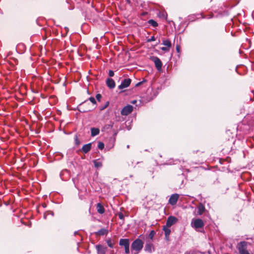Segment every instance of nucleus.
I'll return each mask as SVG.
<instances>
[{"label": "nucleus", "mask_w": 254, "mask_h": 254, "mask_svg": "<svg viewBox=\"0 0 254 254\" xmlns=\"http://www.w3.org/2000/svg\"><path fill=\"white\" fill-rule=\"evenodd\" d=\"M143 242L138 238L132 242L131 249L132 251H135L134 254H138L141 251L143 248Z\"/></svg>", "instance_id": "obj_1"}, {"label": "nucleus", "mask_w": 254, "mask_h": 254, "mask_svg": "<svg viewBox=\"0 0 254 254\" xmlns=\"http://www.w3.org/2000/svg\"><path fill=\"white\" fill-rule=\"evenodd\" d=\"M191 226L196 230L202 228L204 226L203 221L199 218H193L191 221Z\"/></svg>", "instance_id": "obj_2"}, {"label": "nucleus", "mask_w": 254, "mask_h": 254, "mask_svg": "<svg viewBox=\"0 0 254 254\" xmlns=\"http://www.w3.org/2000/svg\"><path fill=\"white\" fill-rule=\"evenodd\" d=\"M120 246L125 249L126 254L129 253V241L128 239H121L119 241Z\"/></svg>", "instance_id": "obj_3"}, {"label": "nucleus", "mask_w": 254, "mask_h": 254, "mask_svg": "<svg viewBox=\"0 0 254 254\" xmlns=\"http://www.w3.org/2000/svg\"><path fill=\"white\" fill-rule=\"evenodd\" d=\"M180 195L178 193H174L172 194L169 199L168 203L173 206L176 204L179 198Z\"/></svg>", "instance_id": "obj_4"}, {"label": "nucleus", "mask_w": 254, "mask_h": 254, "mask_svg": "<svg viewBox=\"0 0 254 254\" xmlns=\"http://www.w3.org/2000/svg\"><path fill=\"white\" fill-rule=\"evenodd\" d=\"M133 111V107L131 105H128L123 108L121 114L123 116H127L130 114Z\"/></svg>", "instance_id": "obj_5"}, {"label": "nucleus", "mask_w": 254, "mask_h": 254, "mask_svg": "<svg viewBox=\"0 0 254 254\" xmlns=\"http://www.w3.org/2000/svg\"><path fill=\"white\" fill-rule=\"evenodd\" d=\"M178 221V219L173 216H169L167 220L166 226L167 227H171L173 224H175Z\"/></svg>", "instance_id": "obj_6"}, {"label": "nucleus", "mask_w": 254, "mask_h": 254, "mask_svg": "<svg viewBox=\"0 0 254 254\" xmlns=\"http://www.w3.org/2000/svg\"><path fill=\"white\" fill-rule=\"evenodd\" d=\"M131 83V80L129 78L125 79L119 85V89H122L127 88L129 86Z\"/></svg>", "instance_id": "obj_7"}, {"label": "nucleus", "mask_w": 254, "mask_h": 254, "mask_svg": "<svg viewBox=\"0 0 254 254\" xmlns=\"http://www.w3.org/2000/svg\"><path fill=\"white\" fill-rule=\"evenodd\" d=\"M96 249L98 254H105L107 251V247H104L101 245H96Z\"/></svg>", "instance_id": "obj_8"}, {"label": "nucleus", "mask_w": 254, "mask_h": 254, "mask_svg": "<svg viewBox=\"0 0 254 254\" xmlns=\"http://www.w3.org/2000/svg\"><path fill=\"white\" fill-rule=\"evenodd\" d=\"M213 16H211V15H209L208 17H205V16H203L201 14H197L196 15H190L189 16V19L190 21H193L194 20L195 18H197V19H198V18H210L212 17Z\"/></svg>", "instance_id": "obj_9"}, {"label": "nucleus", "mask_w": 254, "mask_h": 254, "mask_svg": "<svg viewBox=\"0 0 254 254\" xmlns=\"http://www.w3.org/2000/svg\"><path fill=\"white\" fill-rule=\"evenodd\" d=\"M106 84L108 87L111 89L115 87V82L114 80L111 78H108L106 80Z\"/></svg>", "instance_id": "obj_10"}, {"label": "nucleus", "mask_w": 254, "mask_h": 254, "mask_svg": "<svg viewBox=\"0 0 254 254\" xmlns=\"http://www.w3.org/2000/svg\"><path fill=\"white\" fill-rule=\"evenodd\" d=\"M91 148V144L88 143L84 145L81 149L82 151L84 153H87L88 152Z\"/></svg>", "instance_id": "obj_11"}, {"label": "nucleus", "mask_w": 254, "mask_h": 254, "mask_svg": "<svg viewBox=\"0 0 254 254\" xmlns=\"http://www.w3.org/2000/svg\"><path fill=\"white\" fill-rule=\"evenodd\" d=\"M197 214L199 215H202L204 212L205 211V207L202 204H200L198 205V206L197 207Z\"/></svg>", "instance_id": "obj_12"}, {"label": "nucleus", "mask_w": 254, "mask_h": 254, "mask_svg": "<svg viewBox=\"0 0 254 254\" xmlns=\"http://www.w3.org/2000/svg\"><path fill=\"white\" fill-rule=\"evenodd\" d=\"M109 231L107 229L102 228L99 230L98 232H96L97 235L103 236L108 234Z\"/></svg>", "instance_id": "obj_13"}, {"label": "nucleus", "mask_w": 254, "mask_h": 254, "mask_svg": "<svg viewBox=\"0 0 254 254\" xmlns=\"http://www.w3.org/2000/svg\"><path fill=\"white\" fill-rule=\"evenodd\" d=\"M96 208L97 212L100 214H103L105 212V209L103 206L100 203L97 204Z\"/></svg>", "instance_id": "obj_14"}, {"label": "nucleus", "mask_w": 254, "mask_h": 254, "mask_svg": "<svg viewBox=\"0 0 254 254\" xmlns=\"http://www.w3.org/2000/svg\"><path fill=\"white\" fill-rule=\"evenodd\" d=\"M100 130L98 128L92 127L91 128V135L92 136H95L99 133Z\"/></svg>", "instance_id": "obj_15"}, {"label": "nucleus", "mask_w": 254, "mask_h": 254, "mask_svg": "<svg viewBox=\"0 0 254 254\" xmlns=\"http://www.w3.org/2000/svg\"><path fill=\"white\" fill-rule=\"evenodd\" d=\"M152 249H153V246L152 244H146V245L145 246L144 250L146 252H147L149 253H151Z\"/></svg>", "instance_id": "obj_16"}, {"label": "nucleus", "mask_w": 254, "mask_h": 254, "mask_svg": "<svg viewBox=\"0 0 254 254\" xmlns=\"http://www.w3.org/2000/svg\"><path fill=\"white\" fill-rule=\"evenodd\" d=\"M148 23L153 27H156L158 26V23L153 19H150L148 21Z\"/></svg>", "instance_id": "obj_17"}, {"label": "nucleus", "mask_w": 254, "mask_h": 254, "mask_svg": "<svg viewBox=\"0 0 254 254\" xmlns=\"http://www.w3.org/2000/svg\"><path fill=\"white\" fill-rule=\"evenodd\" d=\"M168 228L169 227L167 228V227L166 226H164V227L163 228V230L164 231L165 235L166 237H168L170 235V233H171V230Z\"/></svg>", "instance_id": "obj_18"}, {"label": "nucleus", "mask_w": 254, "mask_h": 254, "mask_svg": "<svg viewBox=\"0 0 254 254\" xmlns=\"http://www.w3.org/2000/svg\"><path fill=\"white\" fill-rule=\"evenodd\" d=\"M162 44L166 47L170 48L171 47V43L169 40H165L163 41Z\"/></svg>", "instance_id": "obj_19"}, {"label": "nucleus", "mask_w": 254, "mask_h": 254, "mask_svg": "<svg viewBox=\"0 0 254 254\" xmlns=\"http://www.w3.org/2000/svg\"><path fill=\"white\" fill-rule=\"evenodd\" d=\"M151 60L154 64H162L160 60L157 57H152Z\"/></svg>", "instance_id": "obj_20"}, {"label": "nucleus", "mask_w": 254, "mask_h": 254, "mask_svg": "<svg viewBox=\"0 0 254 254\" xmlns=\"http://www.w3.org/2000/svg\"><path fill=\"white\" fill-rule=\"evenodd\" d=\"M93 163H94L95 167L96 168H99V167H102V163L100 161L96 160H94Z\"/></svg>", "instance_id": "obj_21"}, {"label": "nucleus", "mask_w": 254, "mask_h": 254, "mask_svg": "<svg viewBox=\"0 0 254 254\" xmlns=\"http://www.w3.org/2000/svg\"><path fill=\"white\" fill-rule=\"evenodd\" d=\"M106 242L108 244V246L110 247V248H113L114 247V244L112 242V240L111 239H108V240H106Z\"/></svg>", "instance_id": "obj_22"}, {"label": "nucleus", "mask_w": 254, "mask_h": 254, "mask_svg": "<svg viewBox=\"0 0 254 254\" xmlns=\"http://www.w3.org/2000/svg\"><path fill=\"white\" fill-rule=\"evenodd\" d=\"M113 126V123H111L110 124L106 125L103 127V130L109 129L112 128Z\"/></svg>", "instance_id": "obj_23"}, {"label": "nucleus", "mask_w": 254, "mask_h": 254, "mask_svg": "<svg viewBox=\"0 0 254 254\" xmlns=\"http://www.w3.org/2000/svg\"><path fill=\"white\" fill-rule=\"evenodd\" d=\"M98 147L101 150L103 149L104 147V144L102 142H99L98 144Z\"/></svg>", "instance_id": "obj_24"}, {"label": "nucleus", "mask_w": 254, "mask_h": 254, "mask_svg": "<svg viewBox=\"0 0 254 254\" xmlns=\"http://www.w3.org/2000/svg\"><path fill=\"white\" fill-rule=\"evenodd\" d=\"M109 105V102L107 101L105 103V105L101 108L100 110H104L105 109H106V108H107L108 107Z\"/></svg>", "instance_id": "obj_25"}, {"label": "nucleus", "mask_w": 254, "mask_h": 254, "mask_svg": "<svg viewBox=\"0 0 254 254\" xmlns=\"http://www.w3.org/2000/svg\"><path fill=\"white\" fill-rule=\"evenodd\" d=\"M89 100L93 104H96V100H95V99L93 97H90L89 98Z\"/></svg>", "instance_id": "obj_26"}, {"label": "nucleus", "mask_w": 254, "mask_h": 254, "mask_svg": "<svg viewBox=\"0 0 254 254\" xmlns=\"http://www.w3.org/2000/svg\"><path fill=\"white\" fill-rule=\"evenodd\" d=\"M156 69L159 71H161L162 69V64H155Z\"/></svg>", "instance_id": "obj_27"}, {"label": "nucleus", "mask_w": 254, "mask_h": 254, "mask_svg": "<svg viewBox=\"0 0 254 254\" xmlns=\"http://www.w3.org/2000/svg\"><path fill=\"white\" fill-rule=\"evenodd\" d=\"M155 40V37L154 36H152L150 38L147 39L146 41H147V42H151L154 41Z\"/></svg>", "instance_id": "obj_28"}, {"label": "nucleus", "mask_w": 254, "mask_h": 254, "mask_svg": "<svg viewBox=\"0 0 254 254\" xmlns=\"http://www.w3.org/2000/svg\"><path fill=\"white\" fill-rule=\"evenodd\" d=\"M102 98V95L100 94H97L96 95V98L98 101L100 102L101 101V99Z\"/></svg>", "instance_id": "obj_29"}, {"label": "nucleus", "mask_w": 254, "mask_h": 254, "mask_svg": "<svg viewBox=\"0 0 254 254\" xmlns=\"http://www.w3.org/2000/svg\"><path fill=\"white\" fill-rule=\"evenodd\" d=\"M160 49H161V50H162L163 51H169V49H170V48H169L167 47H161Z\"/></svg>", "instance_id": "obj_30"}, {"label": "nucleus", "mask_w": 254, "mask_h": 254, "mask_svg": "<svg viewBox=\"0 0 254 254\" xmlns=\"http://www.w3.org/2000/svg\"><path fill=\"white\" fill-rule=\"evenodd\" d=\"M118 216L119 218L121 220H123L124 219V215L122 213H119L118 214Z\"/></svg>", "instance_id": "obj_31"}, {"label": "nucleus", "mask_w": 254, "mask_h": 254, "mask_svg": "<svg viewBox=\"0 0 254 254\" xmlns=\"http://www.w3.org/2000/svg\"><path fill=\"white\" fill-rule=\"evenodd\" d=\"M75 143L76 145H79L80 144V141L78 139L77 136H76L75 138Z\"/></svg>", "instance_id": "obj_32"}, {"label": "nucleus", "mask_w": 254, "mask_h": 254, "mask_svg": "<svg viewBox=\"0 0 254 254\" xmlns=\"http://www.w3.org/2000/svg\"><path fill=\"white\" fill-rule=\"evenodd\" d=\"M154 234H155L154 231L153 230V231H151V232L149 234V237L151 239L153 238V237H154Z\"/></svg>", "instance_id": "obj_33"}, {"label": "nucleus", "mask_w": 254, "mask_h": 254, "mask_svg": "<svg viewBox=\"0 0 254 254\" xmlns=\"http://www.w3.org/2000/svg\"><path fill=\"white\" fill-rule=\"evenodd\" d=\"M109 76H110V77H112V76H113L114 75V71H113V70H110L109 71Z\"/></svg>", "instance_id": "obj_34"}, {"label": "nucleus", "mask_w": 254, "mask_h": 254, "mask_svg": "<svg viewBox=\"0 0 254 254\" xmlns=\"http://www.w3.org/2000/svg\"><path fill=\"white\" fill-rule=\"evenodd\" d=\"M185 254H196L195 251H192L190 252H186Z\"/></svg>", "instance_id": "obj_35"}, {"label": "nucleus", "mask_w": 254, "mask_h": 254, "mask_svg": "<svg viewBox=\"0 0 254 254\" xmlns=\"http://www.w3.org/2000/svg\"><path fill=\"white\" fill-rule=\"evenodd\" d=\"M195 253H196V254H210V253L209 252H204V253H200V252H196L195 251Z\"/></svg>", "instance_id": "obj_36"}, {"label": "nucleus", "mask_w": 254, "mask_h": 254, "mask_svg": "<svg viewBox=\"0 0 254 254\" xmlns=\"http://www.w3.org/2000/svg\"><path fill=\"white\" fill-rule=\"evenodd\" d=\"M143 82V81H142V82H138V83L136 84V86H138L140 85L142 83V82Z\"/></svg>", "instance_id": "obj_37"}, {"label": "nucleus", "mask_w": 254, "mask_h": 254, "mask_svg": "<svg viewBox=\"0 0 254 254\" xmlns=\"http://www.w3.org/2000/svg\"><path fill=\"white\" fill-rule=\"evenodd\" d=\"M176 50H177V51H178V52H179V50H180V47H179V46L177 45V46H176Z\"/></svg>", "instance_id": "obj_38"}, {"label": "nucleus", "mask_w": 254, "mask_h": 254, "mask_svg": "<svg viewBox=\"0 0 254 254\" xmlns=\"http://www.w3.org/2000/svg\"><path fill=\"white\" fill-rule=\"evenodd\" d=\"M228 12L227 11L226 12L223 11V15L224 16L225 15H228Z\"/></svg>", "instance_id": "obj_39"}, {"label": "nucleus", "mask_w": 254, "mask_h": 254, "mask_svg": "<svg viewBox=\"0 0 254 254\" xmlns=\"http://www.w3.org/2000/svg\"><path fill=\"white\" fill-rule=\"evenodd\" d=\"M136 102V101H133L132 102V103L134 104Z\"/></svg>", "instance_id": "obj_40"}, {"label": "nucleus", "mask_w": 254, "mask_h": 254, "mask_svg": "<svg viewBox=\"0 0 254 254\" xmlns=\"http://www.w3.org/2000/svg\"><path fill=\"white\" fill-rule=\"evenodd\" d=\"M238 67H239V66H237L236 67V70H237V69H238Z\"/></svg>", "instance_id": "obj_41"}, {"label": "nucleus", "mask_w": 254, "mask_h": 254, "mask_svg": "<svg viewBox=\"0 0 254 254\" xmlns=\"http://www.w3.org/2000/svg\"><path fill=\"white\" fill-rule=\"evenodd\" d=\"M127 148H129V146L128 145H127Z\"/></svg>", "instance_id": "obj_42"}, {"label": "nucleus", "mask_w": 254, "mask_h": 254, "mask_svg": "<svg viewBox=\"0 0 254 254\" xmlns=\"http://www.w3.org/2000/svg\"><path fill=\"white\" fill-rule=\"evenodd\" d=\"M252 93H253L254 95V92L253 91H252Z\"/></svg>", "instance_id": "obj_43"}, {"label": "nucleus", "mask_w": 254, "mask_h": 254, "mask_svg": "<svg viewBox=\"0 0 254 254\" xmlns=\"http://www.w3.org/2000/svg\"><path fill=\"white\" fill-rule=\"evenodd\" d=\"M250 100L253 101V100H254V99H250Z\"/></svg>", "instance_id": "obj_44"}]
</instances>
